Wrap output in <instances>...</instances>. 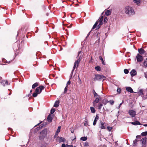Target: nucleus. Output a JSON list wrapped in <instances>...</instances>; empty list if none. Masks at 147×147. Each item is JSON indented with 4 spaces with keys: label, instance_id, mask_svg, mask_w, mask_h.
Instances as JSON below:
<instances>
[{
    "label": "nucleus",
    "instance_id": "obj_1",
    "mask_svg": "<svg viewBox=\"0 0 147 147\" xmlns=\"http://www.w3.org/2000/svg\"><path fill=\"white\" fill-rule=\"evenodd\" d=\"M125 13L129 16L133 15L135 14V11L132 7L130 6H126L124 9Z\"/></svg>",
    "mask_w": 147,
    "mask_h": 147
},
{
    "label": "nucleus",
    "instance_id": "obj_2",
    "mask_svg": "<svg viewBox=\"0 0 147 147\" xmlns=\"http://www.w3.org/2000/svg\"><path fill=\"white\" fill-rule=\"evenodd\" d=\"M95 77L93 78L94 81H100L102 79L104 80L106 78V77L102 75H100L98 74H95Z\"/></svg>",
    "mask_w": 147,
    "mask_h": 147
},
{
    "label": "nucleus",
    "instance_id": "obj_3",
    "mask_svg": "<svg viewBox=\"0 0 147 147\" xmlns=\"http://www.w3.org/2000/svg\"><path fill=\"white\" fill-rule=\"evenodd\" d=\"M47 134V130L46 129H44L40 133L39 138L40 140L43 139Z\"/></svg>",
    "mask_w": 147,
    "mask_h": 147
},
{
    "label": "nucleus",
    "instance_id": "obj_4",
    "mask_svg": "<svg viewBox=\"0 0 147 147\" xmlns=\"http://www.w3.org/2000/svg\"><path fill=\"white\" fill-rule=\"evenodd\" d=\"M80 57L81 56H80L79 58L78 59H77L76 60V61L74 63V67H73V69L72 70V72H73L74 71L76 67H78V64H79L80 61L81 60Z\"/></svg>",
    "mask_w": 147,
    "mask_h": 147
},
{
    "label": "nucleus",
    "instance_id": "obj_5",
    "mask_svg": "<svg viewBox=\"0 0 147 147\" xmlns=\"http://www.w3.org/2000/svg\"><path fill=\"white\" fill-rule=\"evenodd\" d=\"M44 88L45 87L44 86H40L36 88L35 92L38 94H39L41 92L42 90L44 89Z\"/></svg>",
    "mask_w": 147,
    "mask_h": 147
},
{
    "label": "nucleus",
    "instance_id": "obj_6",
    "mask_svg": "<svg viewBox=\"0 0 147 147\" xmlns=\"http://www.w3.org/2000/svg\"><path fill=\"white\" fill-rule=\"evenodd\" d=\"M136 58L137 61L139 62H141L143 60L142 56L139 54H137Z\"/></svg>",
    "mask_w": 147,
    "mask_h": 147
},
{
    "label": "nucleus",
    "instance_id": "obj_7",
    "mask_svg": "<svg viewBox=\"0 0 147 147\" xmlns=\"http://www.w3.org/2000/svg\"><path fill=\"white\" fill-rule=\"evenodd\" d=\"M129 115L132 117H134L136 115V112L134 110H130L129 111Z\"/></svg>",
    "mask_w": 147,
    "mask_h": 147
},
{
    "label": "nucleus",
    "instance_id": "obj_8",
    "mask_svg": "<svg viewBox=\"0 0 147 147\" xmlns=\"http://www.w3.org/2000/svg\"><path fill=\"white\" fill-rule=\"evenodd\" d=\"M95 98H96L93 103L94 107H95L96 105L95 103H97L98 102L100 99L101 98V97L100 96H98V97H96Z\"/></svg>",
    "mask_w": 147,
    "mask_h": 147
},
{
    "label": "nucleus",
    "instance_id": "obj_9",
    "mask_svg": "<svg viewBox=\"0 0 147 147\" xmlns=\"http://www.w3.org/2000/svg\"><path fill=\"white\" fill-rule=\"evenodd\" d=\"M138 51L140 55L146 53V51L142 48L139 49Z\"/></svg>",
    "mask_w": 147,
    "mask_h": 147
},
{
    "label": "nucleus",
    "instance_id": "obj_10",
    "mask_svg": "<svg viewBox=\"0 0 147 147\" xmlns=\"http://www.w3.org/2000/svg\"><path fill=\"white\" fill-rule=\"evenodd\" d=\"M131 75V76H133L136 75L137 72L135 70L133 69L130 72Z\"/></svg>",
    "mask_w": 147,
    "mask_h": 147
},
{
    "label": "nucleus",
    "instance_id": "obj_11",
    "mask_svg": "<svg viewBox=\"0 0 147 147\" xmlns=\"http://www.w3.org/2000/svg\"><path fill=\"white\" fill-rule=\"evenodd\" d=\"M1 83L4 86H5V85H8V83L7 81L6 80H3L1 82Z\"/></svg>",
    "mask_w": 147,
    "mask_h": 147
},
{
    "label": "nucleus",
    "instance_id": "obj_12",
    "mask_svg": "<svg viewBox=\"0 0 147 147\" xmlns=\"http://www.w3.org/2000/svg\"><path fill=\"white\" fill-rule=\"evenodd\" d=\"M126 90L127 91L129 92L130 93L134 92H133V91L132 88L131 87H127L126 88Z\"/></svg>",
    "mask_w": 147,
    "mask_h": 147
},
{
    "label": "nucleus",
    "instance_id": "obj_13",
    "mask_svg": "<svg viewBox=\"0 0 147 147\" xmlns=\"http://www.w3.org/2000/svg\"><path fill=\"white\" fill-rule=\"evenodd\" d=\"M103 16H102L100 19L98 20V22H99V24L98 25L100 26L101 25H102L103 23L102 22V21L103 20Z\"/></svg>",
    "mask_w": 147,
    "mask_h": 147
},
{
    "label": "nucleus",
    "instance_id": "obj_14",
    "mask_svg": "<svg viewBox=\"0 0 147 147\" xmlns=\"http://www.w3.org/2000/svg\"><path fill=\"white\" fill-rule=\"evenodd\" d=\"M98 116L97 115H96L95 118V119L93 121V125H95L96 124L97 121L98 119Z\"/></svg>",
    "mask_w": 147,
    "mask_h": 147
},
{
    "label": "nucleus",
    "instance_id": "obj_15",
    "mask_svg": "<svg viewBox=\"0 0 147 147\" xmlns=\"http://www.w3.org/2000/svg\"><path fill=\"white\" fill-rule=\"evenodd\" d=\"M52 120V119L51 117V115L50 114L48 116L47 119V121L49 122H51Z\"/></svg>",
    "mask_w": 147,
    "mask_h": 147
},
{
    "label": "nucleus",
    "instance_id": "obj_16",
    "mask_svg": "<svg viewBox=\"0 0 147 147\" xmlns=\"http://www.w3.org/2000/svg\"><path fill=\"white\" fill-rule=\"evenodd\" d=\"M147 140V138L146 137L143 138L141 139V141L143 145L145 144H146V141Z\"/></svg>",
    "mask_w": 147,
    "mask_h": 147
},
{
    "label": "nucleus",
    "instance_id": "obj_17",
    "mask_svg": "<svg viewBox=\"0 0 147 147\" xmlns=\"http://www.w3.org/2000/svg\"><path fill=\"white\" fill-rule=\"evenodd\" d=\"M59 142H65V139L64 138L61 137H60L59 138Z\"/></svg>",
    "mask_w": 147,
    "mask_h": 147
},
{
    "label": "nucleus",
    "instance_id": "obj_18",
    "mask_svg": "<svg viewBox=\"0 0 147 147\" xmlns=\"http://www.w3.org/2000/svg\"><path fill=\"white\" fill-rule=\"evenodd\" d=\"M59 100L56 101L55 102L54 105V107H57L59 106Z\"/></svg>",
    "mask_w": 147,
    "mask_h": 147
},
{
    "label": "nucleus",
    "instance_id": "obj_19",
    "mask_svg": "<svg viewBox=\"0 0 147 147\" xmlns=\"http://www.w3.org/2000/svg\"><path fill=\"white\" fill-rule=\"evenodd\" d=\"M131 123L134 125H140V122L138 121H135L134 122H131Z\"/></svg>",
    "mask_w": 147,
    "mask_h": 147
},
{
    "label": "nucleus",
    "instance_id": "obj_20",
    "mask_svg": "<svg viewBox=\"0 0 147 147\" xmlns=\"http://www.w3.org/2000/svg\"><path fill=\"white\" fill-rule=\"evenodd\" d=\"M109 102V101L107 99H104L102 100V102L104 105H106Z\"/></svg>",
    "mask_w": 147,
    "mask_h": 147
},
{
    "label": "nucleus",
    "instance_id": "obj_21",
    "mask_svg": "<svg viewBox=\"0 0 147 147\" xmlns=\"http://www.w3.org/2000/svg\"><path fill=\"white\" fill-rule=\"evenodd\" d=\"M101 126L100 128L101 129H105V126L104 125V123L102 122H101Z\"/></svg>",
    "mask_w": 147,
    "mask_h": 147
},
{
    "label": "nucleus",
    "instance_id": "obj_22",
    "mask_svg": "<svg viewBox=\"0 0 147 147\" xmlns=\"http://www.w3.org/2000/svg\"><path fill=\"white\" fill-rule=\"evenodd\" d=\"M139 95H141L142 96H143L144 94L143 93V90L142 89L140 90L138 93Z\"/></svg>",
    "mask_w": 147,
    "mask_h": 147
},
{
    "label": "nucleus",
    "instance_id": "obj_23",
    "mask_svg": "<svg viewBox=\"0 0 147 147\" xmlns=\"http://www.w3.org/2000/svg\"><path fill=\"white\" fill-rule=\"evenodd\" d=\"M111 13V11L109 10H107L105 11V14L107 16L109 15Z\"/></svg>",
    "mask_w": 147,
    "mask_h": 147
},
{
    "label": "nucleus",
    "instance_id": "obj_24",
    "mask_svg": "<svg viewBox=\"0 0 147 147\" xmlns=\"http://www.w3.org/2000/svg\"><path fill=\"white\" fill-rule=\"evenodd\" d=\"M90 109L91 111V112L92 113H94L96 112V110L93 107H90Z\"/></svg>",
    "mask_w": 147,
    "mask_h": 147
},
{
    "label": "nucleus",
    "instance_id": "obj_25",
    "mask_svg": "<svg viewBox=\"0 0 147 147\" xmlns=\"http://www.w3.org/2000/svg\"><path fill=\"white\" fill-rule=\"evenodd\" d=\"M134 1L138 5L140 2V0H134Z\"/></svg>",
    "mask_w": 147,
    "mask_h": 147
},
{
    "label": "nucleus",
    "instance_id": "obj_26",
    "mask_svg": "<svg viewBox=\"0 0 147 147\" xmlns=\"http://www.w3.org/2000/svg\"><path fill=\"white\" fill-rule=\"evenodd\" d=\"M138 141V140L137 139H135L134 141H133V144H134V146H136L137 145V142Z\"/></svg>",
    "mask_w": 147,
    "mask_h": 147
},
{
    "label": "nucleus",
    "instance_id": "obj_27",
    "mask_svg": "<svg viewBox=\"0 0 147 147\" xmlns=\"http://www.w3.org/2000/svg\"><path fill=\"white\" fill-rule=\"evenodd\" d=\"M38 86V84L37 83H35L32 86V88H34L37 86Z\"/></svg>",
    "mask_w": 147,
    "mask_h": 147
},
{
    "label": "nucleus",
    "instance_id": "obj_28",
    "mask_svg": "<svg viewBox=\"0 0 147 147\" xmlns=\"http://www.w3.org/2000/svg\"><path fill=\"white\" fill-rule=\"evenodd\" d=\"M80 140L83 141H85L87 140V138L86 137H82L80 138Z\"/></svg>",
    "mask_w": 147,
    "mask_h": 147
},
{
    "label": "nucleus",
    "instance_id": "obj_29",
    "mask_svg": "<svg viewBox=\"0 0 147 147\" xmlns=\"http://www.w3.org/2000/svg\"><path fill=\"white\" fill-rule=\"evenodd\" d=\"M103 105L102 103H99V104L98 106V109L99 110H100L101 108H102V106Z\"/></svg>",
    "mask_w": 147,
    "mask_h": 147
},
{
    "label": "nucleus",
    "instance_id": "obj_30",
    "mask_svg": "<svg viewBox=\"0 0 147 147\" xmlns=\"http://www.w3.org/2000/svg\"><path fill=\"white\" fill-rule=\"evenodd\" d=\"M95 69L97 71H100V67L99 66L95 67Z\"/></svg>",
    "mask_w": 147,
    "mask_h": 147
},
{
    "label": "nucleus",
    "instance_id": "obj_31",
    "mask_svg": "<svg viewBox=\"0 0 147 147\" xmlns=\"http://www.w3.org/2000/svg\"><path fill=\"white\" fill-rule=\"evenodd\" d=\"M44 125V124H42L39 127H37V130H39L40 129H41Z\"/></svg>",
    "mask_w": 147,
    "mask_h": 147
},
{
    "label": "nucleus",
    "instance_id": "obj_32",
    "mask_svg": "<svg viewBox=\"0 0 147 147\" xmlns=\"http://www.w3.org/2000/svg\"><path fill=\"white\" fill-rule=\"evenodd\" d=\"M144 66L147 67V58L144 61Z\"/></svg>",
    "mask_w": 147,
    "mask_h": 147
},
{
    "label": "nucleus",
    "instance_id": "obj_33",
    "mask_svg": "<svg viewBox=\"0 0 147 147\" xmlns=\"http://www.w3.org/2000/svg\"><path fill=\"white\" fill-rule=\"evenodd\" d=\"M98 24V21H96L95 24H94V25L92 28V29H94L96 27V26Z\"/></svg>",
    "mask_w": 147,
    "mask_h": 147
},
{
    "label": "nucleus",
    "instance_id": "obj_34",
    "mask_svg": "<svg viewBox=\"0 0 147 147\" xmlns=\"http://www.w3.org/2000/svg\"><path fill=\"white\" fill-rule=\"evenodd\" d=\"M98 24V21H96L95 24H94V25L92 28V29H94L96 27V26Z\"/></svg>",
    "mask_w": 147,
    "mask_h": 147
},
{
    "label": "nucleus",
    "instance_id": "obj_35",
    "mask_svg": "<svg viewBox=\"0 0 147 147\" xmlns=\"http://www.w3.org/2000/svg\"><path fill=\"white\" fill-rule=\"evenodd\" d=\"M61 127L59 126L58 127L57 129V130L56 131L57 132V133H59L60 131V129H61Z\"/></svg>",
    "mask_w": 147,
    "mask_h": 147
},
{
    "label": "nucleus",
    "instance_id": "obj_36",
    "mask_svg": "<svg viewBox=\"0 0 147 147\" xmlns=\"http://www.w3.org/2000/svg\"><path fill=\"white\" fill-rule=\"evenodd\" d=\"M93 93L95 97H97V96L98 97V96H99L94 90H93Z\"/></svg>",
    "mask_w": 147,
    "mask_h": 147
},
{
    "label": "nucleus",
    "instance_id": "obj_37",
    "mask_svg": "<svg viewBox=\"0 0 147 147\" xmlns=\"http://www.w3.org/2000/svg\"><path fill=\"white\" fill-rule=\"evenodd\" d=\"M141 135L143 136H146L147 135V131L142 133L141 134Z\"/></svg>",
    "mask_w": 147,
    "mask_h": 147
},
{
    "label": "nucleus",
    "instance_id": "obj_38",
    "mask_svg": "<svg viewBox=\"0 0 147 147\" xmlns=\"http://www.w3.org/2000/svg\"><path fill=\"white\" fill-rule=\"evenodd\" d=\"M55 111V110L54 109H52L51 111V114H53Z\"/></svg>",
    "mask_w": 147,
    "mask_h": 147
},
{
    "label": "nucleus",
    "instance_id": "obj_39",
    "mask_svg": "<svg viewBox=\"0 0 147 147\" xmlns=\"http://www.w3.org/2000/svg\"><path fill=\"white\" fill-rule=\"evenodd\" d=\"M38 94L36 92L33 94L32 96L34 97H36Z\"/></svg>",
    "mask_w": 147,
    "mask_h": 147
},
{
    "label": "nucleus",
    "instance_id": "obj_40",
    "mask_svg": "<svg viewBox=\"0 0 147 147\" xmlns=\"http://www.w3.org/2000/svg\"><path fill=\"white\" fill-rule=\"evenodd\" d=\"M124 71L125 73L126 74H127L128 73V70L127 69H125L124 70Z\"/></svg>",
    "mask_w": 147,
    "mask_h": 147
},
{
    "label": "nucleus",
    "instance_id": "obj_41",
    "mask_svg": "<svg viewBox=\"0 0 147 147\" xmlns=\"http://www.w3.org/2000/svg\"><path fill=\"white\" fill-rule=\"evenodd\" d=\"M68 88V87H67V86H66L64 89V93L67 92Z\"/></svg>",
    "mask_w": 147,
    "mask_h": 147
},
{
    "label": "nucleus",
    "instance_id": "obj_42",
    "mask_svg": "<svg viewBox=\"0 0 147 147\" xmlns=\"http://www.w3.org/2000/svg\"><path fill=\"white\" fill-rule=\"evenodd\" d=\"M107 21H108V19H107V18L106 17H105L104 18V22L106 23L107 22Z\"/></svg>",
    "mask_w": 147,
    "mask_h": 147
},
{
    "label": "nucleus",
    "instance_id": "obj_43",
    "mask_svg": "<svg viewBox=\"0 0 147 147\" xmlns=\"http://www.w3.org/2000/svg\"><path fill=\"white\" fill-rule=\"evenodd\" d=\"M100 34L99 32H98L96 35V36L98 38V39L100 38Z\"/></svg>",
    "mask_w": 147,
    "mask_h": 147
},
{
    "label": "nucleus",
    "instance_id": "obj_44",
    "mask_svg": "<svg viewBox=\"0 0 147 147\" xmlns=\"http://www.w3.org/2000/svg\"><path fill=\"white\" fill-rule=\"evenodd\" d=\"M114 101L113 100H110L109 101V102L112 105H113L114 104Z\"/></svg>",
    "mask_w": 147,
    "mask_h": 147
},
{
    "label": "nucleus",
    "instance_id": "obj_45",
    "mask_svg": "<svg viewBox=\"0 0 147 147\" xmlns=\"http://www.w3.org/2000/svg\"><path fill=\"white\" fill-rule=\"evenodd\" d=\"M89 143L87 142H85L84 143V146H88Z\"/></svg>",
    "mask_w": 147,
    "mask_h": 147
},
{
    "label": "nucleus",
    "instance_id": "obj_46",
    "mask_svg": "<svg viewBox=\"0 0 147 147\" xmlns=\"http://www.w3.org/2000/svg\"><path fill=\"white\" fill-rule=\"evenodd\" d=\"M108 129L109 130V131H111L112 129V127L108 126L107 127Z\"/></svg>",
    "mask_w": 147,
    "mask_h": 147
},
{
    "label": "nucleus",
    "instance_id": "obj_47",
    "mask_svg": "<svg viewBox=\"0 0 147 147\" xmlns=\"http://www.w3.org/2000/svg\"><path fill=\"white\" fill-rule=\"evenodd\" d=\"M84 125L85 126H87L88 125V122L87 121H86L84 122Z\"/></svg>",
    "mask_w": 147,
    "mask_h": 147
},
{
    "label": "nucleus",
    "instance_id": "obj_48",
    "mask_svg": "<svg viewBox=\"0 0 147 147\" xmlns=\"http://www.w3.org/2000/svg\"><path fill=\"white\" fill-rule=\"evenodd\" d=\"M117 91L118 92L120 93L121 92V89L119 88H118L117 90Z\"/></svg>",
    "mask_w": 147,
    "mask_h": 147
},
{
    "label": "nucleus",
    "instance_id": "obj_49",
    "mask_svg": "<svg viewBox=\"0 0 147 147\" xmlns=\"http://www.w3.org/2000/svg\"><path fill=\"white\" fill-rule=\"evenodd\" d=\"M66 147H73V146L71 145H68L67 144L66 145Z\"/></svg>",
    "mask_w": 147,
    "mask_h": 147
},
{
    "label": "nucleus",
    "instance_id": "obj_50",
    "mask_svg": "<svg viewBox=\"0 0 147 147\" xmlns=\"http://www.w3.org/2000/svg\"><path fill=\"white\" fill-rule=\"evenodd\" d=\"M71 83V82L70 81H69L67 84L66 86H67V87H68V85H70Z\"/></svg>",
    "mask_w": 147,
    "mask_h": 147
},
{
    "label": "nucleus",
    "instance_id": "obj_51",
    "mask_svg": "<svg viewBox=\"0 0 147 147\" xmlns=\"http://www.w3.org/2000/svg\"><path fill=\"white\" fill-rule=\"evenodd\" d=\"M61 147H66V146H65V144H62Z\"/></svg>",
    "mask_w": 147,
    "mask_h": 147
},
{
    "label": "nucleus",
    "instance_id": "obj_52",
    "mask_svg": "<svg viewBox=\"0 0 147 147\" xmlns=\"http://www.w3.org/2000/svg\"><path fill=\"white\" fill-rule=\"evenodd\" d=\"M99 58L100 60H101L102 61L103 60V58L102 57L100 56Z\"/></svg>",
    "mask_w": 147,
    "mask_h": 147
},
{
    "label": "nucleus",
    "instance_id": "obj_53",
    "mask_svg": "<svg viewBox=\"0 0 147 147\" xmlns=\"http://www.w3.org/2000/svg\"><path fill=\"white\" fill-rule=\"evenodd\" d=\"M82 53V51H79V52H78V56H77V57L78 58V56L79 55V54L80 53Z\"/></svg>",
    "mask_w": 147,
    "mask_h": 147
},
{
    "label": "nucleus",
    "instance_id": "obj_54",
    "mask_svg": "<svg viewBox=\"0 0 147 147\" xmlns=\"http://www.w3.org/2000/svg\"><path fill=\"white\" fill-rule=\"evenodd\" d=\"M123 101H122V102L120 104V105H119V108L120 107H121V105H122V104L123 103Z\"/></svg>",
    "mask_w": 147,
    "mask_h": 147
},
{
    "label": "nucleus",
    "instance_id": "obj_55",
    "mask_svg": "<svg viewBox=\"0 0 147 147\" xmlns=\"http://www.w3.org/2000/svg\"><path fill=\"white\" fill-rule=\"evenodd\" d=\"M79 84H81L82 83L81 81L80 80V78H79Z\"/></svg>",
    "mask_w": 147,
    "mask_h": 147
},
{
    "label": "nucleus",
    "instance_id": "obj_56",
    "mask_svg": "<svg viewBox=\"0 0 147 147\" xmlns=\"http://www.w3.org/2000/svg\"><path fill=\"white\" fill-rule=\"evenodd\" d=\"M144 74L145 77L146 78H147V74L146 73H145Z\"/></svg>",
    "mask_w": 147,
    "mask_h": 147
},
{
    "label": "nucleus",
    "instance_id": "obj_57",
    "mask_svg": "<svg viewBox=\"0 0 147 147\" xmlns=\"http://www.w3.org/2000/svg\"><path fill=\"white\" fill-rule=\"evenodd\" d=\"M102 64H103V65H105V62H104V61L103 60H102Z\"/></svg>",
    "mask_w": 147,
    "mask_h": 147
},
{
    "label": "nucleus",
    "instance_id": "obj_58",
    "mask_svg": "<svg viewBox=\"0 0 147 147\" xmlns=\"http://www.w3.org/2000/svg\"><path fill=\"white\" fill-rule=\"evenodd\" d=\"M59 133H57V132L56 131V133H55V136H57L58 135V134Z\"/></svg>",
    "mask_w": 147,
    "mask_h": 147
},
{
    "label": "nucleus",
    "instance_id": "obj_59",
    "mask_svg": "<svg viewBox=\"0 0 147 147\" xmlns=\"http://www.w3.org/2000/svg\"><path fill=\"white\" fill-rule=\"evenodd\" d=\"M143 126L145 127H147V124H145L143 125Z\"/></svg>",
    "mask_w": 147,
    "mask_h": 147
},
{
    "label": "nucleus",
    "instance_id": "obj_60",
    "mask_svg": "<svg viewBox=\"0 0 147 147\" xmlns=\"http://www.w3.org/2000/svg\"><path fill=\"white\" fill-rule=\"evenodd\" d=\"M46 15L47 16H48L49 15V13H47Z\"/></svg>",
    "mask_w": 147,
    "mask_h": 147
},
{
    "label": "nucleus",
    "instance_id": "obj_61",
    "mask_svg": "<svg viewBox=\"0 0 147 147\" xmlns=\"http://www.w3.org/2000/svg\"><path fill=\"white\" fill-rule=\"evenodd\" d=\"M69 26L70 27H71L72 26V24H71Z\"/></svg>",
    "mask_w": 147,
    "mask_h": 147
},
{
    "label": "nucleus",
    "instance_id": "obj_62",
    "mask_svg": "<svg viewBox=\"0 0 147 147\" xmlns=\"http://www.w3.org/2000/svg\"><path fill=\"white\" fill-rule=\"evenodd\" d=\"M89 34H90V32H89V33L88 34L87 36V37L89 35Z\"/></svg>",
    "mask_w": 147,
    "mask_h": 147
},
{
    "label": "nucleus",
    "instance_id": "obj_63",
    "mask_svg": "<svg viewBox=\"0 0 147 147\" xmlns=\"http://www.w3.org/2000/svg\"><path fill=\"white\" fill-rule=\"evenodd\" d=\"M67 27L68 28H71L70 27V26H67Z\"/></svg>",
    "mask_w": 147,
    "mask_h": 147
},
{
    "label": "nucleus",
    "instance_id": "obj_64",
    "mask_svg": "<svg viewBox=\"0 0 147 147\" xmlns=\"http://www.w3.org/2000/svg\"><path fill=\"white\" fill-rule=\"evenodd\" d=\"M32 90H30V93H31V92H32Z\"/></svg>",
    "mask_w": 147,
    "mask_h": 147
}]
</instances>
